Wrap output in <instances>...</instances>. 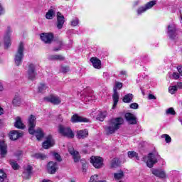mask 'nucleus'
Returning <instances> with one entry per match:
<instances>
[{
  "instance_id": "f257e3e1",
  "label": "nucleus",
  "mask_w": 182,
  "mask_h": 182,
  "mask_svg": "<svg viewBox=\"0 0 182 182\" xmlns=\"http://www.w3.org/2000/svg\"><path fill=\"white\" fill-rule=\"evenodd\" d=\"M124 123L122 117L112 119L109 121V124L105 127L107 134H113L116 131L120 129V126Z\"/></svg>"
},
{
  "instance_id": "f03ea898",
  "label": "nucleus",
  "mask_w": 182,
  "mask_h": 182,
  "mask_svg": "<svg viewBox=\"0 0 182 182\" xmlns=\"http://www.w3.org/2000/svg\"><path fill=\"white\" fill-rule=\"evenodd\" d=\"M25 50V47L23 43H20L17 51L14 55V63L17 66H21L22 65V60L23 59V51Z\"/></svg>"
},
{
  "instance_id": "7ed1b4c3",
  "label": "nucleus",
  "mask_w": 182,
  "mask_h": 182,
  "mask_svg": "<svg viewBox=\"0 0 182 182\" xmlns=\"http://www.w3.org/2000/svg\"><path fill=\"white\" fill-rule=\"evenodd\" d=\"M122 87H123V83L120 82H115V86L114 87V94L112 95V99L114 102L112 109H114V107L117 106V103H119V93L117 92V89H122Z\"/></svg>"
},
{
  "instance_id": "20e7f679",
  "label": "nucleus",
  "mask_w": 182,
  "mask_h": 182,
  "mask_svg": "<svg viewBox=\"0 0 182 182\" xmlns=\"http://www.w3.org/2000/svg\"><path fill=\"white\" fill-rule=\"evenodd\" d=\"M168 36L170 39H176L178 35L181 33V31L177 30L175 24H170L168 26Z\"/></svg>"
},
{
  "instance_id": "39448f33",
  "label": "nucleus",
  "mask_w": 182,
  "mask_h": 182,
  "mask_svg": "<svg viewBox=\"0 0 182 182\" xmlns=\"http://www.w3.org/2000/svg\"><path fill=\"white\" fill-rule=\"evenodd\" d=\"M59 133L65 137H68V139H73L75 137V134L70 128L62 125L59 126Z\"/></svg>"
},
{
  "instance_id": "423d86ee",
  "label": "nucleus",
  "mask_w": 182,
  "mask_h": 182,
  "mask_svg": "<svg viewBox=\"0 0 182 182\" xmlns=\"http://www.w3.org/2000/svg\"><path fill=\"white\" fill-rule=\"evenodd\" d=\"M160 159V155L157 153L149 154L148 156V160L146 161V165L149 168H151L157 163V160Z\"/></svg>"
},
{
  "instance_id": "0eeeda50",
  "label": "nucleus",
  "mask_w": 182,
  "mask_h": 182,
  "mask_svg": "<svg viewBox=\"0 0 182 182\" xmlns=\"http://www.w3.org/2000/svg\"><path fill=\"white\" fill-rule=\"evenodd\" d=\"M28 133L33 134L35 133V126H36V117L30 115L28 119Z\"/></svg>"
},
{
  "instance_id": "6e6552de",
  "label": "nucleus",
  "mask_w": 182,
  "mask_h": 182,
  "mask_svg": "<svg viewBox=\"0 0 182 182\" xmlns=\"http://www.w3.org/2000/svg\"><path fill=\"white\" fill-rule=\"evenodd\" d=\"M90 163L95 168H102L103 167V159L100 156H92Z\"/></svg>"
},
{
  "instance_id": "1a4fd4ad",
  "label": "nucleus",
  "mask_w": 182,
  "mask_h": 182,
  "mask_svg": "<svg viewBox=\"0 0 182 182\" xmlns=\"http://www.w3.org/2000/svg\"><path fill=\"white\" fill-rule=\"evenodd\" d=\"M36 67L33 64L28 65V69L27 70L26 77L29 80H35L36 77Z\"/></svg>"
},
{
  "instance_id": "9d476101",
  "label": "nucleus",
  "mask_w": 182,
  "mask_h": 182,
  "mask_svg": "<svg viewBox=\"0 0 182 182\" xmlns=\"http://www.w3.org/2000/svg\"><path fill=\"white\" fill-rule=\"evenodd\" d=\"M55 146V139L52 137V135H48L46 138V141L43 142V147L46 150L48 149H50V147H53Z\"/></svg>"
},
{
  "instance_id": "9b49d317",
  "label": "nucleus",
  "mask_w": 182,
  "mask_h": 182,
  "mask_svg": "<svg viewBox=\"0 0 182 182\" xmlns=\"http://www.w3.org/2000/svg\"><path fill=\"white\" fill-rule=\"evenodd\" d=\"M40 38L44 43H52L53 34L52 33H43L40 35Z\"/></svg>"
},
{
  "instance_id": "f8f14e48",
  "label": "nucleus",
  "mask_w": 182,
  "mask_h": 182,
  "mask_svg": "<svg viewBox=\"0 0 182 182\" xmlns=\"http://www.w3.org/2000/svg\"><path fill=\"white\" fill-rule=\"evenodd\" d=\"M72 123H89V119L83 117H80L77 115V114H75L71 117Z\"/></svg>"
},
{
  "instance_id": "ddd939ff",
  "label": "nucleus",
  "mask_w": 182,
  "mask_h": 182,
  "mask_svg": "<svg viewBox=\"0 0 182 182\" xmlns=\"http://www.w3.org/2000/svg\"><path fill=\"white\" fill-rule=\"evenodd\" d=\"M44 100H46V102H50V103H53V105H60V103L62 102V100H60V98L56 95L46 97L44 98Z\"/></svg>"
},
{
  "instance_id": "4468645a",
  "label": "nucleus",
  "mask_w": 182,
  "mask_h": 182,
  "mask_svg": "<svg viewBox=\"0 0 182 182\" xmlns=\"http://www.w3.org/2000/svg\"><path fill=\"white\" fill-rule=\"evenodd\" d=\"M65 23V16L62 15L60 12L57 13V28L58 29H62L63 28V24Z\"/></svg>"
},
{
  "instance_id": "2eb2a0df",
  "label": "nucleus",
  "mask_w": 182,
  "mask_h": 182,
  "mask_svg": "<svg viewBox=\"0 0 182 182\" xmlns=\"http://www.w3.org/2000/svg\"><path fill=\"white\" fill-rule=\"evenodd\" d=\"M68 151L70 154L72 155L74 162L78 163V161L80 160V154H79V152L75 150L73 148H69Z\"/></svg>"
},
{
  "instance_id": "dca6fc26",
  "label": "nucleus",
  "mask_w": 182,
  "mask_h": 182,
  "mask_svg": "<svg viewBox=\"0 0 182 182\" xmlns=\"http://www.w3.org/2000/svg\"><path fill=\"white\" fill-rule=\"evenodd\" d=\"M48 171L50 174H55L58 171V163L50 161L48 164Z\"/></svg>"
},
{
  "instance_id": "f3484780",
  "label": "nucleus",
  "mask_w": 182,
  "mask_h": 182,
  "mask_svg": "<svg viewBox=\"0 0 182 182\" xmlns=\"http://www.w3.org/2000/svg\"><path fill=\"white\" fill-rule=\"evenodd\" d=\"M125 119L129 124H136V123H137L136 117H134V115L130 112H127L125 114Z\"/></svg>"
},
{
  "instance_id": "a211bd4d",
  "label": "nucleus",
  "mask_w": 182,
  "mask_h": 182,
  "mask_svg": "<svg viewBox=\"0 0 182 182\" xmlns=\"http://www.w3.org/2000/svg\"><path fill=\"white\" fill-rule=\"evenodd\" d=\"M6 153H8V146L5 143L4 141H0V154L1 157H5L6 156Z\"/></svg>"
},
{
  "instance_id": "6ab92c4d",
  "label": "nucleus",
  "mask_w": 182,
  "mask_h": 182,
  "mask_svg": "<svg viewBox=\"0 0 182 182\" xmlns=\"http://www.w3.org/2000/svg\"><path fill=\"white\" fill-rule=\"evenodd\" d=\"M152 174L156 176V177H159V178H166V172L161 169H152Z\"/></svg>"
},
{
  "instance_id": "aec40b11",
  "label": "nucleus",
  "mask_w": 182,
  "mask_h": 182,
  "mask_svg": "<svg viewBox=\"0 0 182 182\" xmlns=\"http://www.w3.org/2000/svg\"><path fill=\"white\" fill-rule=\"evenodd\" d=\"M11 30L9 29L4 36V46L6 49H8L9 46H11Z\"/></svg>"
},
{
  "instance_id": "412c9836",
  "label": "nucleus",
  "mask_w": 182,
  "mask_h": 182,
  "mask_svg": "<svg viewBox=\"0 0 182 182\" xmlns=\"http://www.w3.org/2000/svg\"><path fill=\"white\" fill-rule=\"evenodd\" d=\"M90 62L95 69H100L102 68V61L99 58L93 57L90 59Z\"/></svg>"
},
{
  "instance_id": "4be33fe9",
  "label": "nucleus",
  "mask_w": 182,
  "mask_h": 182,
  "mask_svg": "<svg viewBox=\"0 0 182 182\" xmlns=\"http://www.w3.org/2000/svg\"><path fill=\"white\" fill-rule=\"evenodd\" d=\"M12 105L15 107H18L21 106V105H22V98H21V96L16 95L12 100Z\"/></svg>"
},
{
  "instance_id": "5701e85b",
  "label": "nucleus",
  "mask_w": 182,
  "mask_h": 182,
  "mask_svg": "<svg viewBox=\"0 0 182 182\" xmlns=\"http://www.w3.org/2000/svg\"><path fill=\"white\" fill-rule=\"evenodd\" d=\"M89 136V132L87 129H82L77 132V139H86Z\"/></svg>"
},
{
  "instance_id": "b1692460",
  "label": "nucleus",
  "mask_w": 182,
  "mask_h": 182,
  "mask_svg": "<svg viewBox=\"0 0 182 182\" xmlns=\"http://www.w3.org/2000/svg\"><path fill=\"white\" fill-rule=\"evenodd\" d=\"M15 120L14 127H16V129H23L25 127V124L22 122L21 117H16Z\"/></svg>"
},
{
  "instance_id": "393cba45",
  "label": "nucleus",
  "mask_w": 182,
  "mask_h": 182,
  "mask_svg": "<svg viewBox=\"0 0 182 182\" xmlns=\"http://www.w3.org/2000/svg\"><path fill=\"white\" fill-rule=\"evenodd\" d=\"M23 134L18 132V131H11L9 137L11 140H18L19 137H22Z\"/></svg>"
},
{
  "instance_id": "a878e982",
  "label": "nucleus",
  "mask_w": 182,
  "mask_h": 182,
  "mask_svg": "<svg viewBox=\"0 0 182 182\" xmlns=\"http://www.w3.org/2000/svg\"><path fill=\"white\" fill-rule=\"evenodd\" d=\"M33 134H35L37 140H41V139H43V136H45L43 131H42V129L41 128H38L36 130H34V133Z\"/></svg>"
},
{
  "instance_id": "bb28decb",
  "label": "nucleus",
  "mask_w": 182,
  "mask_h": 182,
  "mask_svg": "<svg viewBox=\"0 0 182 182\" xmlns=\"http://www.w3.org/2000/svg\"><path fill=\"white\" fill-rule=\"evenodd\" d=\"M32 174V166H28L24 172L23 173V177L26 179L30 178Z\"/></svg>"
},
{
  "instance_id": "cd10ccee",
  "label": "nucleus",
  "mask_w": 182,
  "mask_h": 182,
  "mask_svg": "<svg viewBox=\"0 0 182 182\" xmlns=\"http://www.w3.org/2000/svg\"><path fill=\"white\" fill-rule=\"evenodd\" d=\"M49 60H65V57L62 55H50L48 56Z\"/></svg>"
},
{
  "instance_id": "c85d7f7f",
  "label": "nucleus",
  "mask_w": 182,
  "mask_h": 182,
  "mask_svg": "<svg viewBox=\"0 0 182 182\" xmlns=\"http://www.w3.org/2000/svg\"><path fill=\"white\" fill-rule=\"evenodd\" d=\"M133 94H127L123 97V102L124 103H130L133 100Z\"/></svg>"
},
{
  "instance_id": "c756f323",
  "label": "nucleus",
  "mask_w": 182,
  "mask_h": 182,
  "mask_svg": "<svg viewBox=\"0 0 182 182\" xmlns=\"http://www.w3.org/2000/svg\"><path fill=\"white\" fill-rule=\"evenodd\" d=\"M107 116V112L104 111V112H100L97 117V119L100 120V122H103L105 120V117Z\"/></svg>"
},
{
  "instance_id": "7c9ffc66",
  "label": "nucleus",
  "mask_w": 182,
  "mask_h": 182,
  "mask_svg": "<svg viewBox=\"0 0 182 182\" xmlns=\"http://www.w3.org/2000/svg\"><path fill=\"white\" fill-rule=\"evenodd\" d=\"M127 154L129 159H134V157H135L136 160H140V159L139 158V154H137L134 151H129L127 152Z\"/></svg>"
},
{
  "instance_id": "2f4dec72",
  "label": "nucleus",
  "mask_w": 182,
  "mask_h": 182,
  "mask_svg": "<svg viewBox=\"0 0 182 182\" xmlns=\"http://www.w3.org/2000/svg\"><path fill=\"white\" fill-rule=\"evenodd\" d=\"M46 19H52L55 18V11L53 9H49L46 14Z\"/></svg>"
},
{
  "instance_id": "473e14b6",
  "label": "nucleus",
  "mask_w": 182,
  "mask_h": 182,
  "mask_svg": "<svg viewBox=\"0 0 182 182\" xmlns=\"http://www.w3.org/2000/svg\"><path fill=\"white\" fill-rule=\"evenodd\" d=\"M119 164H120V160H119V159L117 158H114L111 162V167H112V168H114L117 167Z\"/></svg>"
},
{
  "instance_id": "72a5a7b5",
  "label": "nucleus",
  "mask_w": 182,
  "mask_h": 182,
  "mask_svg": "<svg viewBox=\"0 0 182 182\" xmlns=\"http://www.w3.org/2000/svg\"><path fill=\"white\" fill-rule=\"evenodd\" d=\"M123 177H124V173H123L122 171H120L118 173H114V178H115V180H120L123 178Z\"/></svg>"
},
{
  "instance_id": "f704fd0d",
  "label": "nucleus",
  "mask_w": 182,
  "mask_h": 182,
  "mask_svg": "<svg viewBox=\"0 0 182 182\" xmlns=\"http://www.w3.org/2000/svg\"><path fill=\"white\" fill-rule=\"evenodd\" d=\"M9 163H10V165L11 166L12 168H14V170L19 169V165L18 164V163H16V161L10 160Z\"/></svg>"
},
{
  "instance_id": "c9c22d12",
  "label": "nucleus",
  "mask_w": 182,
  "mask_h": 182,
  "mask_svg": "<svg viewBox=\"0 0 182 182\" xmlns=\"http://www.w3.org/2000/svg\"><path fill=\"white\" fill-rule=\"evenodd\" d=\"M35 159H38L39 160H45L47 158L46 155L43 154H36L33 155Z\"/></svg>"
},
{
  "instance_id": "e433bc0d",
  "label": "nucleus",
  "mask_w": 182,
  "mask_h": 182,
  "mask_svg": "<svg viewBox=\"0 0 182 182\" xmlns=\"http://www.w3.org/2000/svg\"><path fill=\"white\" fill-rule=\"evenodd\" d=\"M6 178V173H4V170L0 169V182H4Z\"/></svg>"
},
{
  "instance_id": "4c0bfd02",
  "label": "nucleus",
  "mask_w": 182,
  "mask_h": 182,
  "mask_svg": "<svg viewBox=\"0 0 182 182\" xmlns=\"http://www.w3.org/2000/svg\"><path fill=\"white\" fill-rule=\"evenodd\" d=\"M154 5H156V1H151L146 4L145 8L146 9H151Z\"/></svg>"
},
{
  "instance_id": "58836bf2",
  "label": "nucleus",
  "mask_w": 182,
  "mask_h": 182,
  "mask_svg": "<svg viewBox=\"0 0 182 182\" xmlns=\"http://www.w3.org/2000/svg\"><path fill=\"white\" fill-rule=\"evenodd\" d=\"M166 114H171V116H175L176 111H174V108L170 107L166 109Z\"/></svg>"
},
{
  "instance_id": "ea45409f",
  "label": "nucleus",
  "mask_w": 182,
  "mask_h": 182,
  "mask_svg": "<svg viewBox=\"0 0 182 182\" xmlns=\"http://www.w3.org/2000/svg\"><path fill=\"white\" fill-rule=\"evenodd\" d=\"M46 89H48V87L46 86V85L45 84H41L40 85V86L38 87V92L40 93H43V92H45V90H46Z\"/></svg>"
},
{
  "instance_id": "a19ab883",
  "label": "nucleus",
  "mask_w": 182,
  "mask_h": 182,
  "mask_svg": "<svg viewBox=\"0 0 182 182\" xmlns=\"http://www.w3.org/2000/svg\"><path fill=\"white\" fill-rule=\"evenodd\" d=\"M161 137L165 139V141H166V143H171V137H170L168 134H163Z\"/></svg>"
},
{
  "instance_id": "79ce46f5",
  "label": "nucleus",
  "mask_w": 182,
  "mask_h": 182,
  "mask_svg": "<svg viewBox=\"0 0 182 182\" xmlns=\"http://www.w3.org/2000/svg\"><path fill=\"white\" fill-rule=\"evenodd\" d=\"M168 90L171 95H174V93L177 92V86L175 85V86L169 87Z\"/></svg>"
},
{
  "instance_id": "37998d69",
  "label": "nucleus",
  "mask_w": 182,
  "mask_h": 182,
  "mask_svg": "<svg viewBox=\"0 0 182 182\" xmlns=\"http://www.w3.org/2000/svg\"><path fill=\"white\" fill-rule=\"evenodd\" d=\"M146 10H147V9L146 8V6L140 7L137 10V14H138V15H141V14H143L144 12H146Z\"/></svg>"
},
{
  "instance_id": "c03bdc74",
  "label": "nucleus",
  "mask_w": 182,
  "mask_h": 182,
  "mask_svg": "<svg viewBox=\"0 0 182 182\" xmlns=\"http://www.w3.org/2000/svg\"><path fill=\"white\" fill-rule=\"evenodd\" d=\"M79 25V18H75L73 21H71V26H77Z\"/></svg>"
},
{
  "instance_id": "a18cd8bd",
  "label": "nucleus",
  "mask_w": 182,
  "mask_h": 182,
  "mask_svg": "<svg viewBox=\"0 0 182 182\" xmlns=\"http://www.w3.org/2000/svg\"><path fill=\"white\" fill-rule=\"evenodd\" d=\"M97 177H99L98 175H94V176H91L90 182H97V181L99 180V178H97Z\"/></svg>"
},
{
  "instance_id": "49530a36",
  "label": "nucleus",
  "mask_w": 182,
  "mask_h": 182,
  "mask_svg": "<svg viewBox=\"0 0 182 182\" xmlns=\"http://www.w3.org/2000/svg\"><path fill=\"white\" fill-rule=\"evenodd\" d=\"M61 72H63V73H68V72H69V67H68V66H63L61 68Z\"/></svg>"
},
{
  "instance_id": "de8ad7c7",
  "label": "nucleus",
  "mask_w": 182,
  "mask_h": 182,
  "mask_svg": "<svg viewBox=\"0 0 182 182\" xmlns=\"http://www.w3.org/2000/svg\"><path fill=\"white\" fill-rule=\"evenodd\" d=\"M53 156L57 161H62V159L60 158V155H59V154L55 153Z\"/></svg>"
},
{
  "instance_id": "09e8293b",
  "label": "nucleus",
  "mask_w": 182,
  "mask_h": 182,
  "mask_svg": "<svg viewBox=\"0 0 182 182\" xmlns=\"http://www.w3.org/2000/svg\"><path fill=\"white\" fill-rule=\"evenodd\" d=\"M131 109H139V104L134 102L130 105Z\"/></svg>"
},
{
  "instance_id": "8fccbe9b",
  "label": "nucleus",
  "mask_w": 182,
  "mask_h": 182,
  "mask_svg": "<svg viewBox=\"0 0 182 182\" xmlns=\"http://www.w3.org/2000/svg\"><path fill=\"white\" fill-rule=\"evenodd\" d=\"M4 12L5 10L4 9L2 4L0 3V15H4Z\"/></svg>"
},
{
  "instance_id": "3c124183",
  "label": "nucleus",
  "mask_w": 182,
  "mask_h": 182,
  "mask_svg": "<svg viewBox=\"0 0 182 182\" xmlns=\"http://www.w3.org/2000/svg\"><path fill=\"white\" fill-rule=\"evenodd\" d=\"M60 45L61 46L60 48H53L54 52H58V50H60V48H62L63 43V42H60Z\"/></svg>"
},
{
  "instance_id": "603ef678",
  "label": "nucleus",
  "mask_w": 182,
  "mask_h": 182,
  "mask_svg": "<svg viewBox=\"0 0 182 182\" xmlns=\"http://www.w3.org/2000/svg\"><path fill=\"white\" fill-rule=\"evenodd\" d=\"M173 79H179L180 75H178V73H173Z\"/></svg>"
},
{
  "instance_id": "864d4df0",
  "label": "nucleus",
  "mask_w": 182,
  "mask_h": 182,
  "mask_svg": "<svg viewBox=\"0 0 182 182\" xmlns=\"http://www.w3.org/2000/svg\"><path fill=\"white\" fill-rule=\"evenodd\" d=\"M119 75H121V76H123V77H124V76L127 75V72L124 70L120 71Z\"/></svg>"
},
{
  "instance_id": "5fc2aeb1",
  "label": "nucleus",
  "mask_w": 182,
  "mask_h": 182,
  "mask_svg": "<svg viewBox=\"0 0 182 182\" xmlns=\"http://www.w3.org/2000/svg\"><path fill=\"white\" fill-rule=\"evenodd\" d=\"M177 69H178V72L179 75H181V76H182V67L178 66V67H177Z\"/></svg>"
},
{
  "instance_id": "6e6d98bb",
  "label": "nucleus",
  "mask_w": 182,
  "mask_h": 182,
  "mask_svg": "<svg viewBox=\"0 0 182 182\" xmlns=\"http://www.w3.org/2000/svg\"><path fill=\"white\" fill-rule=\"evenodd\" d=\"M149 100H153V99L155 100L156 96H154V95H152V94H150V95H149Z\"/></svg>"
},
{
  "instance_id": "4d7b16f0",
  "label": "nucleus",
  "mask_w": 182,
  "mask_h": 182,
  "mask_svg": "<svg viewBox=\"0 0 182 182\" xmlns=\"http://www.w3.org/2000/svg\"><path fill=\"white\" fill-rule=\"evenodd\" d=\"M176 87H178L179 89H182V82H178L176 85Z\"/></svg>"
},
{
  "instance_id": "13d9d810",
  "label": "nucleus",
  "mask_w": 182,
  "mask_h": 182,
  "mask_svg": "<svg viewBox=\"0 0 182 182\" xmlns=\"http://www.w3.org/2000/svg\"><path fill=\"white\" fill-rule=\"evenodd\" d=\"M4 90V85H2V82H0V92H2Z\"/></svg>"
},
{
  "instance_id": "bf43d9fd",
  "label": "nucleus",
  "mask_w": 182,
  "mask_h": 182,
  "mask_svg": "<svg viewBox=\"0 0 182 182\" xmlns=\"http://www.w3.org/2000/svg\"><path fill=\"white\" fill-rule=\"evenodd\" d=\"M3 113H4V108L0 106V116H2Z\"/></svg>"
},
{
  "instance_id": "052dcab7",
  "label": "nucleus",
  "mask_w": 182,
  "mask_h": 182,
  "mask_svg": "<svg viewBox=\"0 0 182 182\" xmlns=\"http://www.w3.org/2000/svg\"><path fill=\"white\" fill-rule=\"evenodd\" d=\"M82 171H86V164H82Z\"/></svg>"
},
{
  "instance_id": "680f3d73",
  "label": "nucleus",
  "mask_w": 182,
  "mask_h": 182,
  "mask_svg": "<svg viewBox=\"0 0 182 182\" xmlns=\"http://www.w3.org/2000/svg\"><path fill=\"white\" fill-rule=\"evenodd\" d=\"M42 182H52L50 180L43 179Z\"/></svg>"
},
{
  "instance_id": "e2e57ef3",
  "label": "nucleus",
  "mask_w": 182,
  "mask_h": 182,
  "mask_svg": "<svg viewBox=\"0 0 182 182\" xmlns=\"http://www.w3.org/2000/svg\"><path fill=\"white\" fill-rule=\"evenodd\" d=\"M21 154H22V151H19V153L17 154L16 156H21Z\"/></svg>"
},
{
  "instance_id": "0e129e2a",
  "label": "nucleus",
  "mask_w": 182,
  "mask_h": 182,
  "mask_svg": "<svg viewBox=\"0 0 182 182\" xmlns=\"http://www.w3.org/2000/svg\"><path fill=\"white\" fill-rule=\"evenodd\" d=\"M181 124H182V120L181 121Z\"/></svg>"
},
{
  "instance_id": "69168bd1",
  "label": "nucleus",
  "mask_w": 182,
  "mask_h": 182,
  "mask_svg": "<svg viewBox=\"0 0 182 182\" xmlns=\"http://www.w3.org/2000/svg\"><path fill=\"white\" fill-rule=\"evenodd\" d=\"M119 182H122V181H119Z\"/></svg>"
}]
</instances>
